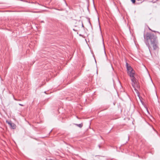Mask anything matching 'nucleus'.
I'll use <instances>...</instances> for the list:
<instances>
[{
	"label": "nucleus",
	"instance_id": "7",
	"mask_svg": "<svg viewBox=\"0 0 160 160\" xmlns=\"http://www.w3.org/2000/svg\"><path fill=\"white\" fill-rule=\"evenodd\" d=\"M103 46H104V53H105V55H106V52H105V47H104V40H103Z\"/></svg>",
	"mask_w": 160,
	"mask_h": 160
},
{
	"label": "nucleus",
	"instance_id": "2",
	"mask_svg": "<svg viewBox=\"0 0 160 160\" xmlns=\"http://www.w3.org/2000/svg\"><path fill=\"white\" fill-rule=\"evenodd\" d=\"M6 122L10 126L11 128L12 129H14L16 128V125L15 124L13 123H12L11 121H9L8 120H7Z\"/></svg>",
	"mask_w": 160,
	"mask_h": 160
},
{
	"label": "nucleus",
	"instance_id": "22",
	"mask_svg": "<svg viewBox=\"0 0 160 160\" xmlns=\"http://www.w3.org/2000/svg\"><path fill=\"white\" fill-rule=\"evenodd\" d=\"M102 39H103L102 40H103V38H102Z\"/></svg>",
	"mask_w": 160,
	"mask_h": 160
},
{
	"label": "nucleus",
	"instance_id": "5",
	"mask_svg": "<svg viewBox=\"0 0 160 160\" xmlns=\"http://www.w3.org/2000/svg\"><path fill=\"white\" fill-rule=\"evenodd\" d=\"M128 73L129 74V76L131 78L134 77V75L135 74V72L134 70L132 71L131 72H130Z\"/></svg>",
	"mask_w": 160,
	"mask_h": 160
},
{
	"label": "nucleus",
	"instance_id": "8",
	"mask_svg": "<svg viewBox=\"0 0 160 160\" xmlns=\"http://www.w3.org/2000/svg\"><path fill=\"white\" fill-rule=\"evenodd\" d=\"M132 3H134L135 2V0H131Z\"/></svg>",
	"mask_w": 160,
	"mask_h": 160
},
{
	"label": "nucleus",
	"instance_id": "10",
	"mask_svg": "<svg viewBox=\"0 0 160 160\" xmlns=\"http://www.w3.org/2000/svg\"><path fill=\"white\" fill-rule=\"evenodd\" d=\"M19 105L21 106H23V105L22 104H19Z\"/></svg>",
	"mask_w": 160,
	"mask_h": 160
},
{
	"label": "nucleus",
	"instance_id": "20",
	"mask_svg": "<svg viewBox=\"0 0 160 160\" xmlns=\"http://www.w3.org/2000/svg\"><path fill=\"white\" fill-rule=\"evenodd\" d=\"M95 61L96 62V61L95 60Z\"/></svg>",
	"mask_w": 160,
	"mask_h": 160
},
{
	"label": "nucleus",
	"instance_id": "11",
	"mask_svg": "<svg viewBox=\"0 0 160 160\" xmlns=\"http://www.w3.org/2000/svg\"><path fill=\"white\" fill-rule=\"evenodd\" d=\"M98 146L99 147V148H101V146L100 145H98Z\"/></svg>",
	"mask_w": 160,
	"mask_h": 160
},
{
	"label": "nucleus",
	"instance_id": "12",
	"mask_svg": "<svg viewBox=\"0 0 160 160\" xmlns=\"http://www.w3.org/2000/svg\"><path fill=\"white\" fill-rule=\"evenodd\" d=\"M89 22L90 23V25H91V23L90 22L89 20Z\"/></svg>",
	"mask_w": 160,
	"mask_h": 160
},
{
	"label": "nucleus",
	"instance_id": "18",
	"mask_svg": "<svg viewBox=\"0 0 160 160\" xmlns=\"http://www.w3.org/2000/svg\"><path fill=\"white\" fill-rule=\"evenodd\" d=\"M153 129L154 131H155V130L154 129V128H153Z\"/></svg>",
	"mask_w": 160,
	"mask_h": 160
},
{
	"label": "nucleus",
	"instance_id": "19",
	"mask_svg": "<svg viewBox=\"0 0 160 160\" xmlns=\"http://www.w3.org/2000/svg\"><path fill=\"white\" fill-rule=\"evenodd\" d=\"M158 34L160 35V32H159V33Z\"/></svg>",
	"mask_w": 160,
	"mask_h": 160
},
{
	"label": "nucleus",
	"instance_id": "13",
	"mask_svg": "<svg viewBox=\"0 0 160 160\" xmlns=\"http://www.w3.org/2000/svg\"><path fill=\"white\" fill-rule=\"evenodd\" d=\"M41 22L42 23H43V22H44V21H41Z\"/></svg>",
	"mask_w": 160,
	"mask_h": 160
},
{
	"label": "nucleus",
	"instance_id": "16",
	"mask_svg": "<svg viewBox=\"0 0 160 160\" xmlns=\"http://www.w3.org/2000/svg\"><path fill=\"white\" fill-rule=\"evenodd\" d=\"M98 22H99V18H98Z\"/></svg>",
	"mask_w": 160,
	"mask_h": 160
},
{
	"label": "nucleus",
	"instance_id": "4",
	"mask_svg": "<svg viewBox=\"0 0 160 160\" xmlns=\"http://www.w3.org/2000/svg\"><path fill=\"white\" fill-rule=\"evenodd\" d=\"M131 78L132 82V85L133 87H134V84H135V83L136 82V78L134 77Z\"/></svg>",
	"mask_w": 160,
	"mask_h": 160
},
{
	"label": "nucleus",
	"instance_id": "6",
	"mask_svg": "<svg viewBox=\"0 0 160 160\" xmlns=\"http://www.w3.org/2000/svg\"><path fill=\"white\" fill-rule=\"evenodd\" d=\"M76 126H78L80 128H81L82 127L83 124L82 123H80L79 124H74Z\"/></svg>",
	"mask_w": 160,
	"mask_h": 160
},
{
	"label": "nucleus",
	"instance_id": "17",
	"mask_svg": "<svg viewBox=\"0 0 160 160\" xmlns=\"http://www.w3.org/2000/svg\"><path fill=\"white\" fill-rule=\"evenodd\" d=\"M99 28H100V25H99Z\"/></svg>",
	"mask_w": 160,
	"mask_h": 160
},
{
	"label": "nucleus",
	"instance_id": "15",
	"mask_svg": "<svg viewBox=\"0 0 160 160\" xmlns=\"http://www.w3.org/2000/svg\"><path fill=\"white\" fill-rule=\"evenodd\" d=\"M82 27H84V26H83V24H82Z\"/></svg>",
	"mask_w": 160,
	"mask_h": 160
},
{
	"label": "nucleus",
	"instance_id": "21",
	"mask_svg": "<svg viewBox=\"0 0 160 160\" xmlns=\"http://www.w3.org/2000/svg\"><path fill=\"white\" fill-rule=\"evenodd\" d=\"M149 30H151L149 28Z\"/></svg>",
	"mask_w": 160,
	"mask_h": 160
},
{
	"label": "nucleus",
	"instance_id": "1",
	"mask_svg": "<svg viewBox=\"0 0 160 160\" xmlns=\"http://www.w3.org/2000/svg\"><path fill=\"white\" fill-rule=\"evenodd\" d=\"M144 39L147 41V42H146V44L148 47L150 52H151L150 49V47L149 43L148 42V40H150L151 44L153 45V48L154 50H156L158 48V40L156 36L154 35L153 34L148 33L145 35H144Z\"/></svg>",
	"mask_w": 160,
	"mask_h": 160
},
{
	"label": "nucleus",
	"instance_id": "9",
	"mask_svg": "<svg viewBox=\"0 0 160 160\" xmlns=\"http://www.w3.org/2000/svg\"><path fill=\"white\" fill-rule=\"evenodd\" d=\"M153 32H157L158 33H159V32H158V31H153Z\"/></svg>",
	"mask_w": 160,
	"mask_h": 160
},
{
	"label": "nucleus",
	"instance_id": "14",
	"mask_svg": "<svg viewBox=\"0 0 160 160\" xmlns=\"http://www.w3.org/2000/svg\"><path fill=\"white\" fill-rule=\"evenodd\" d=\"M158 0H156V1H154V2H155L157 1H158Z\"/></svg>",
	"mask_w": 160,
	"mask_h": 160
},
{
	"label": "nucleus",
	"instance_id": "3",
	"mask_svg": "<svg viewBox=\"0 0 160 160\" xmlns=\"http://www.w3.org/2000/svg\"><path fill=\"white\" fill-rule=\"evenodd\" d=\"M126 67H127L128 73L129 72H131L132 71L134 70L130 66H129L128 65V63L126 62Z\"/></svg>",
	"mask_w": 160,
	"mask_h": 160
}]
</instances>
